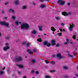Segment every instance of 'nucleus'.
Returning a JSON list of instances; mask_svg holds the SVG:
<instances>
[{"label":"nucleus","mask_w":78,"mask_h":78,"mask_svg":"<svg viewBox=\"0 0 78 78\" xmlns=\"http://www.w3.org/2000/svg\"><path fill=\"white\" fill-rule=\"evenodd\" d=\"M30 27L29 25L27 24H23L21 25V29H25L26 30H28Z\"/></svg>","instance_id":"1"},{"label":"nucleus","mask_w":78,"mask_h":78,"mask_svg":"<svg viewBox=\"0 0 78 78\" xmlns=\"http://www.w3.org/2000/svg\"><path fill=\"white\" fill-rule=\"evenodd\" d=\"M0 23L1 25L5 26L6 27H9V23L5 21H0Z\"/></svg>","instance_id":"2"},{"label":"nucleus","mask_w":78,"mask_h":78,"mask_svg":"<svg viewBox=\"0 0 78 78\" xmlns=\"http://www.w3.org/2000/svg\"><path fill=\"white\" fill-rule=\"evenodd\" d=\"M58 3L60 4L61 5H63L65 4V2L64 1H63L62 0H58Z\"/></svg>","instance_id":"3"},{"label":"nucleus","mask_w":78,"mask_h":78,"mask_svg":"<svg viewBox=\"0 0 78 78\" xmlns=\"http://www.w3.org/2000/svg\"><path fill=\"white\" fill-rule=\"evenodd\" d=\"M62 14L63 16H69V15H70V14H71V13L68 12L67 13V12H62Z\"/></svg>","instance_id":"4"},{"label":"nucleus","mask_w":78,"mask_h":78,"mask_svg":"<svg viewBox=\"0 0 78 78\" xmlns=\"http://www.w3.org/2000/svg\"><path fill=\"white\" fill-rule=\"evenodd\" d=\"M22 60V58L20 57H18L15 58V61H20Z\"/></svg>","instance_id":"5"},{"label":"nucleus","mask_w":78,"mask_h":78,"mask_svg":"<svg viewBox=\"0 0 78 78\" xmlns=\"http://www.w3.org/2000/svg\"><path fill=\"white\" fill-rule=\"evenodd\" d=\"M56 57L58 58L59 59H61L62 58V56H61V53H58L56 55Z\"/></svg>","instance_id":"6"},{"label":"nucleus","mask_w":78,"mask_h":78,"mask_svg":"<svg viewBox=\"0 0 78 78\" xmlns=\"http://www.w3.org/2000/svg\"><path fill=\"white\" fill-rule=\"evenodd\" d=\"M73 23L72 24V25H71V24H69V29L70 31L72 30V28H73Z\"/></svg>","instance_id":"7"},{"label":"nucleus","mask_w":78,"mask_h":78,"mask_svg":"<svg viewBox=\"0 0 78 78\" xmlns=\"http://www.w3.org/2000/svg\"><path fill=\"white\" fill-rule=\"evenodd\" d=\"M9 47L7 46L6 47H5L4 48L3 50L4 51H6L8 49H9Z\"/></svg>","instance_id":"8"},{"label":"nucleus","mask_w":78,"mask_h":78,"mask_svg":"<svg viewBox=\"0 0 78 78\" xmlns=\"http://www.w3.org/2000/svg\"><path fill=\"white\" fill-rule=\"evenodd\" d=\"M51 42H52V44L53 45H56V43H55V40H52L51 41Z\"/></svg>","instance_id":"9"},{"label":"nucleus","mask_w":78,"mask_h":78,"mask_svg":"<svg viewBox=\"0 0 78 78\" xmlns=\"http://www.w3.org/2000/svg\"><path fill=\"white\" fill-rule=\"evenodd\" d=\"M30 51H31L30 49H27V51L29 54H33V52Z\"/></svg>","instance_id":"10"},{"label":"nucleus","mask_w":78,"mask_h":78,"mask_svg":"<svg viewBox=\"0 0 78 78\" xmlns=\"http://www.w3.org/2000/svg\"><path fill=\"white\" fill-rule=\"evenodd\" d=\"M66 42H65L64 43L65 45H67V44H68L69 42V40L68 39H67L66 40Z\"/></svg>","instance_id":"11"},{"label":"nucleus","mask_w":78,"mask_h":78,"mask_svg":"<svg viewBox=\"0 0 78 78\" xmlns=\"http://www.w3.org/2000/svg\"><path fill=\"white\" fill-rule=\"evenodd\" d=\"M51 30L52 31H54V32H55V31H56V29L55 28V27H51Z\"/></svg>","instance_id":"12"},{"label":"nucleus","mask_w":78,"mask_h":78,"mask_svg":"<svg viewBox=\"0 0 78 78\" xmlns=\"http://www.w3.org/2000/svg\"><path fill=\"white\" fill-rule=\"evenodd\" d=\"M41 8H45V7H46V6H45L44 5L42 4L41 5Z\"/></svg>","instance_id":"13"},{"label":"nucleus","mask_w":78,"mask_h":78,"mask_svg":"<svg viewBox=\"0 0 78 78\" xmlns=\"http://www.w3.org/2000/svg\"><path fill=\"white\" fill-rule=\"evenodd\" d=\"M18 67L20 68V69H23V66L22 65H19L18 66Z\"/></svg>","instance_id":"14"},{"label":"nucleus","mask_w":78,"mask_h":78,"mask_svg":"<svg viewBox=\"0 0 78 78\" xmlns=\"http://www.w3.org/2000/svg\"><path fill=\"white\" fill-rule=\"evenodd\" d=\"M19 0H17L15 1V3L16 5H18L19 3Z\"/></svg>","instance_id":"15"},{"label":"nucleus","mask_w":78,"mask_h":78,"mask_svg":"<svg viewBox=\"0 0 78 78\" xmlns=\"http://www.w3.org/2000/svg\"><path fill=\"white\" fill-rule=\"evenodd\" d=\"M48 43V41H45L44 42V45H47V44Z\"/></svg>","instance_id":"16"},{"label":"nucleus","mask_w":78,"mask_h":78,"mask_svg":"<svg viewBox=\"0 0 78 78\" xmlns=\"http://www.w3.org/2000/svg\"><path fill=\"white\" fill-rule=\"evenodd\" d=\"M31 33L32 34H35L36 33V31L34 30H33L31 32Z\"/></svg>","instance_id":"17"},{"label":"nucleus","mask_w":78,"mask_h":78,"mask_svg":"<svg viewBox=\"0 0 78 78\" xmlns=\"http://www.w3.org/2000/svg\"><path fill=\"white\" fill-rule=\"evenodd\" d=\"M9 12H11V11H12V12H14V10H12L11 9H9Z\"/></svg>","instance_id":"18"},{"label":"nucleus","mask_w":78,"mask_h":78,"mask_svg":"<svg viewBox=\"0 0 78 78\" xmlns=\"http://www.w3.org/2000/svg\"><path fill=\"white\" fill-rule=\"evenodd\" d=\"M37 41H38L39 42H42V40L41 38H40V39L38 38L37 40Z\"/></svg>","instance_id":"19"},{"label":"nucleus","mask_w":78,"mask_h":78,"mask_svg":"<svg viewBox=\"0 0 78 78\" xmlns=\"http://www.w3.org/2000/svg\"><path fill=\"white\" fill-rule=\"evenodd\" d=\"M42 27V26H38V28L39 29V30H40V31H41Z\"/></svg>","instance_id":"20"},{"label":"nucleus","mask_w":78,"mask_h":78,"mask_svg":"<svg viewBox=\"0 0 78 78\" xmlns=\"http://www.w3.org/2000/svg\"><path fill=\"white\" fill-rule=\"evenodd\" d=\"M46 45H47V47H50V45H51V44H50L49 43H48L47 44H46Z\"/></svg>","instance_id":"21"},{"label":"nucleus","mask_w":78,"mask_h":78,"mask_svg":"<svg viewBox=\"0 0 78 78\" xmlns=\"http://www.w3.org/2000/svg\"><path fill=\"white\" fill-rule=\"evenodd\" d=\"M68 56L69 57H70V58H73V56L70 55V54H68Z\"/></svg>","instance_id":"22"},{"label":"nucleus","mask_w":78,"mask_h":78,"mask_svg":"<svg viewBox=\"0 0 78 78\" xmlns=\"http://www.w3.org/2000/svg\"><path fill=\"white\" fill-rule=\"evenodd\" d=\"M23 9H27V6H24L23 7Z\"/></svg>","instance_id":"23"},{"label":"nucleus","mask_w":78,"mask_h":78,"mask_svg":"<svg viewBox=\"0 0 78 78\" xmlns=\"http://www.w3.org/2000/svg\"><path fill=\"white\" fill-rule=\"evenodd\" d=\"M51 64L53 65L55 64V62L53 61H52L51 62Z\"/></svg>","instance_id":"24"},{"label":"nucleus","mask_w":78,"mask_h":78,"mask_svg":"<svg viewBox=\"0 0 78 78\" xmlns=\"http://www.w3.org/2000/svg\"><path fill=\"white\" fill-rule=\"evenodd\" d=\"M10 39V37H5V39L7 40H8V39Z\"/></svg>","instance_id":"25"},{"label":"nucleus","mask_w":78,"mask_h":78,"mask_svg":"<svg viewBox=\"0 0 78 78\" xmlns=\"http://www.w3.org/2000/svg\"><path fill=\"white\" fill-rule=\"evenodd\" d=\"M73 39H76V36H75V35H74L73 36Z\"/></svg>","instance_id":"26"},{"label":"nucleus","mask_w":78,"mask_h":78,"mask_svg":"<svg viewBox=\"0 0 78 78\" xmlns=\"http://www.w3.org/2000/svg\"><path fill=\"white\" fill-rule=\"evenodd\" d=\"M26 46L27 47H29L30 46V43H28L27 44H26Z\"/></svg>","instance_id":"27"},{"label":"nucleus","mask_w":78,"mask_h":78,"mask_svg":"<svg viewBox=\"0 0 78 78\" xmlns=\"http://www.w3.org/2000/svg\"><path fill=\"white\" fill-rule=\"evenodd\" d=\"M45 62H46V64H49V62H48V60H45Z\"/></svg>","instance_id":"28"},{"label":"nucleus","mask_w":78,"mask_h":78,"mask_svg":"<svg viewBox=\"0 0 78 78\" xmlns=\"http://www.w3.org/2000/svg\"><path fill=\"white\" fill-rule=\"evenodd\" d=\"M62 33H61L58 34V35L59 36H62Z\"/></svg>","instance_id":"29"},{"label":"nucleus","mask_w":78,"mask_h":78,"mask_svg":"<svg viewBox=\"0 0 78 78\" xmlns=\"http://www.w3.org/2000/svg\"><path fill=\"white\" fill-rule=\"evenodd\" d=\"M0 73H1V75H2L4 73V72L3 71H2L1 72L0 71Z\"/></svg>","instance_id":"30"},{"label":"nucleus","mask_w":78,"mask_h":78,"mask_svg":"<svg viewBox=\"0 0 78 78\" xmlns=\"http://www.w3.org/2000/svg\"><path fill=\"white\" fill-rule=\"evenodd\" d=\"M33 51H34V53H36V52H37V51H36V50L35 49H33Z\"/></svg>","instance_id":"31"},{"label":"nucleus","mask_w":78,"mask_h":78,"mask_svg":"<svg viewBox=\"0 0 78 78\" xmlns=\"http://www.w3.org/2000/svg\"><path fill=\"white\" fill-rule=\"evenodd\" d=\"M55 71L54 70H50V72L51 73H53V72H55Z\"/></svg>","instance_id":"32"},{"label":"nucleus","mask_w":78,"mask_h":78,"mask_svg":"<svg viewBox=\"0 0 78 78\" xmlns=\"http://www.w3.org/2000/svg\"><path fill=\"white\" fill-rule=\"evenodd\" d=\"M63 69H68V68L67 67L64 66L63 67Z\"/></svg>","instance_id":"33"},{"label":"nucleus","mask_w":78,"mask_h":78,"mask_svg":"<svg viewBox=\"0 0 78 78\" xmlns=\"http://www.w3.org/2000/svg\"><path fill=\"white\" fill-rule=\"evenodd\" d=\"M22 45H26V42H23L22 43Z\"/></svg>","instance_id":"34"},{"label":"nucleus","mask_w":78,"mask_h":78,"mask_svg":"<svg viewBox=\"0 0 78 78\" xmlns=\"http://www.w3.org/2000/svg\"><path fill=\"white\" fill-rule=\"evenodd\" d=\"M16 25H19V23H18V21L16 22Z\"/></svg>","instance_id":"35"},{"label":"nucleus","mask_w":78,"mask_h":78,"mask_svg":"<svg viewBox=\"0 0 78 78\" xmlns=\"http://www.w3.org/2000/svg\"><path fill=\"white\" fill-rule=\"evenodd\" d=\"M32 62L33 63H35V60H32Z\"/></svg>","instance_id":"36"},{"label":"nucleus","mask_w":78,"mask_h":78,"mask_svg":"<svg viewBox=\"0 0 78 78\" xmlns=\"http://www.w3.org/2000/svg\"><path fill=\"white\" fill-rule=\"evenodd\" d=\"M68 77H69V76H68L67 75H66V76H65L64 77V78H68Z\"/></svg>","instance_id":"37"},{"label":"nucleus","mask_w":78,"mask_h":78,"mask_svg":"<svg viewBox=\"0 0 78 78\" xmlns=\"http://www.w3.org/2000/svg\"><path fill=\"white\" fill-rule=\"evenodd\" d=\"M45 77L46 78H50V77L48 76H46Z\"/></svg>","instance_id":"38"},{"label":"nucleus","mask_w":78,"mask_h":78,"mask_svg":"<svg viewBox=\"0 0 78 78\" xmlns=\"http://www.w3.org/2000/svg\"><path fill=\"white\" fill-rule=\"evenodd\" d=\"M52 57L53 58H55V54H53L52 55Z\"/></svg>","instance_id":"39"},{"label":"nucleus","mask_w":78,"mask_h":78,"mask_svg":"<svg viewBox=\"0 0 78 78\" xmlns=\"http://www.w3.org/2000/svg\"><path fill=\"white\" fill-rule=\"evenodd\" d=\"M2 12L3 14H5V12L3 10L2 11Z\"/></svg>","instance_id":"40"},{"label":"nucleus","mask_w":78,"mask_h":78,"mask_svg":"<svg viewBox=\"0 0 78 78\" xmlns=\"http://www.w3.org/2000/svg\"><path fill=\"white\" fill-rule=\"evenodd\" d=\"M56 46L57 47H58L59 46V44L58 43L56 45Z\"/></svg>","instance_id":"41"},{"label":"nucleus","mask_w":78,"mask_h":78,"mask_svg":"<svg viewBox=\"0 0 78 78\" xmlns=\"http://www.w3.org/2000/svg\"><path fill=\"white\" fill-rule=\"evenodd\" d=\"M31 73H34V71L33 70H32L31 71Z\"/></svg>","instance_id":"42"},{"label":"nucleus","mask_w":78,"mask_h":78,"mask_svg":"<svg viewBox=\"0 0 78 78\" xmlns=\"http://www.w3.org/2000/svg\"><path fill=\"white\" fill-rule=\"evenodd\" d=\"M56 19H57V20H59V19H60L58 17H56Z\"/></svg>","instance_id":"43"},{"label":"nucleus","mask_w":78,"mask_h":78,"mask_svg":"<svg viewBox=\"0 0 78 78\" xmlns=\"http://www.w3.org/2000/svg\"><path fill=\"white\" fill-rule=\"evenodd\" d=\"M35 73L36 74H39V72L37 71L35 72Z\"/></svg>","instance_id":"44"},{"label":"nucleus","mask_w":78,"mask_h":78,"mask_svg":"<svg viewBox=\"0 0 78 78\" xmlns=\"http://www.w3.org/2000/svg\"><path fill=\"white\" fill-rule=\"evenodd\" d=\"M18 74H21V72L20 71H18Z\"/></svg>","instance_id":"45"},{"label":"nucleus","mask_w":78,"mask_h":78,"mask_svg":"<svg viewBox=\"0 0 78 78\" xmlns=\"http://www.w3.org/2000/svg\"><path fill=\"white\" fill-rule=\"evenodd\" d=\"M12 18L13 19H15V16H12Z\"/></svg>","instance_id":"46"},{"label":"nucleus","mask_w":78,"mask_h":78,"mask_svg":"<svg viewBox=\"0 0 78 78\" xmlns=\"http://www.w3.org/2000/svg\"><path fill=\"white\" fill-rule=\"evenodd\" d=\"M76 54H77V53H76L74 54V56H76Z\"/></svg>","instance_id":"47"},{"label":"nucleus","mask_w":78,"mask_h":78,"mask_svg":"<svg viewBox=\"0 0 78 78\" xmlns=\"http://www.w3.org/2000/svg\"><path fill=\"white\" fill-rule=\"evenodd\" d=\"M59 30H60V31L62 32V29H59Z\"/></svg>","instance_id":"48"},{"label":"nucleus","mask_w":78,"mask_h":78,"mask_svg":"<svg viewBox=\"0 0 78 78\" xmlns=\"http://www.w3.org/2000/svg\"><path fill=\"white\" fill-rule=\"evenodd\" d=\"M70 3H68L67 4L68 6H70Z\"/></svg>","instance_id":"49"},{"label":"nucleus","mask_w":78,"mask_h":78,"mask_svg":"<svg viewBox=\"0 0 78 78\" xmlns=\"http://www.w3.org/2000/svg\"><path fill=\"white\" fill-rule=\"evenodd\" d=\"M5 45H6V46H7L8 45V43H5Z\"/></svg>","instance_id":"50"},{"label":"nucleus","mask_w":78,"mask_h":78,"mask_svg":"<svg viewBox=\"0 0 78 78\" xmlns=\"http://www.w3.org/2000/svg\"><path fill=\"white\" fill-rule=\"evenodd\" d=\"M36 5V4L35 3H33V5H34V6Z\"/></svg>","instance_id":"51"},{"label":"nucleus","mask_w":78,"mask_h":78,"mask_svg":"<svg viewBox=\"0 0 78 78\" xmlns=\"http://www.w3.org/2000/svg\"><path fill=\"white\" fill-rule=\"evenodd\" d=\"M6 68L5 67H4V68H2V70H5Z\"/></svg>","instance_id":"52"},{"label":"nucleus","mask_w":78,"mask_h":78,"mask_svg":"<svg viewBox=\"0 0 78 78\" xmlns=\"http://www.w3.org/2000/svg\"><path fill=\"white\" fill-rule=\"evenodd\" d=\"M7 4H8V2H6L5 3V5H7Z\"/></svg>","instance_id":"53"},{"label":"nucleus","mask_w":78,"mask_h":78,"mask_svg":"<svg viewBox=\"0 0 78 78\" xmlns=\"http://www.w3.org/2000/svg\"><path fill=\"white\" fill-rule=\"evenodd\" d=\"M62 26H64V23H62Z\"/></svg>","instance_id":"54"},{"label":"nucleus","mask_w":78,"mask_h":78,"mask_svg":"<svg viewBox=\"0 0 78 78\" xmlns=\"http://www.w3.org/2000/svg\"><path fill=\"white\" fill-rule=\"evenodd\" d=\"M23 78H27L26 76H24L23 77Z\"/></svg>","instance_id":"55"},{"label":"nucleus","mask_w":78,"mask_h":78,"mask_svg":"<svg viewBox=\"0 0 78 78\" xmlns=\"http://www.w3.org/2000/svg\"><path fill=\"white\" fill-rule=\"evenodd\" d=\"M18 23H19V24H21V22H19Z\"/></svg>","instance_id":"56"},{"label":"nucleus","mask_w":78,"mask_h":78,"mask_svg":"<svg viewBox=\"0 0 78 78\" xmlns=\"http://www.w3.org/2000/svg\"><path fill=\"white\" fill-rule=\"evenodd\" d=\"M2 36V34H1V33L0 32V36Z\"/></svg>","instance_id":"57"},{"label":"nucleus","mask_w":78,"mask_h":78,"mask_svg":"<svg viewBox=\"0 0 78 78\" xmlns=\"http://www.w3.org/2000/svg\"><path fill=\"white\" fill-rule=\"evenodd\" d=\"M76 76L78 77V74H76Z\"/></svg>","instance_id":"58"},{"label":"nucleus","mask_w":78,"mask_h":78,"mask_svg":"<svg viewBox=\"0 0 78 78\" xmlns=\"http://www.w3.org/2000/svg\"><path fill=\"white\" fill-rule=\"evenodd\" d=\"M66 52H67V53H69V51H66Z\"/></svg>","instance_id":"59"},{"label":"nucleus","mask_w":78,"mask_h":78,"mask_svg":"<svg viewBox=\"0 0 78 78\" xmlns=\"http://www.w3.org/2000/svg\"><path fill=\"white\" fill-rule=\"evenodd\" d=\"M5 19H7V17H5L4 18Z\"/></svg>","instance_id":"60"},{"label":"nucleus","mask_w":78,"mask_h":78,"mask_svg":"<svg viewBox=\"0 0 78 78\" xmlns=\"http://www.w3.org/2000/svg\"><path fill=\"white\" fill-rule=\"evenodd\" d=\"M70 43H71V44H73V42H71Z\"/></svg>","instance_id":"61"},{"label":"nucleus","mask_w":78,"mask_h":78,"mask_svg":"<svg viewBox=\"0 0 78 78\" xmlns=\"http://www.w3.org/2000/svg\"><path fill=\"white\" fill-rule=\"evenodd\" d=\"M63 31H65V30L63 29Z\"/></svg>","instance_id":"62"},{"label":"nucleus","mask_w":78,"mask_h":78,"mask_svg":"<svg viewBox=\"0 0 78 78\" xmlns=\"http://www.w3.org/2000/svg\"><path fill=\"white\" fill-rule=\"evenodd\" d=\"M53 34H55V33H54V32H53Z\"/></svg>","instance_id":"63"},{"label":"nucleus","mask_w":78,"mask_h":78,"mask_svg":"<svg viewBox=\"0 0 78 78\" xmlns=\"http://www.w3.org/2000/svg\"><path fill=\"white\" fill-rule=\"evenodd\" d=\"M25 58H27V56H25Z\"/></svg>","instance_id":"64"}]
</instances>
